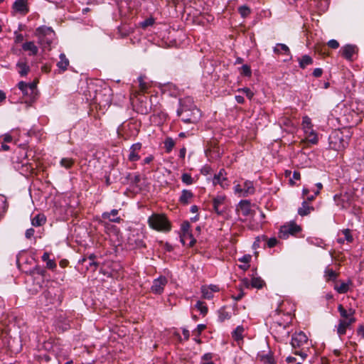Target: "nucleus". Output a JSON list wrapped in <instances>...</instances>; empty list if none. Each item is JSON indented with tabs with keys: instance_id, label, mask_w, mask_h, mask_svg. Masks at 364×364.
<instances>
[{
	"instance_id": "dca6fc26",
	"label": "nucleus",
	"mask_w": 364,
	"mask_h": 364,
	"mask_svg": "<svg viewBox=\"0 0 364 364\" xmlns=\"http://www.w3.org/2000/svg\"><path fill=\"white\" fill-rule=\"evenodd\" d=\"M355 322L353 319L350 318V320H339L338 325L336 326L337 333L339 336H344L346 333V331L348 328H350V326Z\"/></svg>"
},
{
	"instance_id": "2eb2a0df",
	"label": "nucleus",
	"mask_w": 364,
	"mask_h": 364,
	"mask_svg": "<svg viewBox=\"0 0 364 364\" xmlns=\"http://www.w3.org/2000/svg\"><path fill=\"white\" fill-rule=\"evenodd\" d=\"M168 280L164 277L161 276L153 281V284L151 287V292L156 294H161L163 293L165 286L167 284Z\"/></svg>"
},
{
	"instance_id": "cd10ccee",
	"label": "nucleus",
	"mask_w": 364,
	"mask_h": 364,
	"mask_svg": "<svg viewBox=\"0 0 364 364\" xmlns=\"http://www.w3.org/2000/svg\"><path fill=\"white\" fill-rule=\"evenodd\" d=\"M352 285V282L348 280L347 282H341L340 284H335L334 289L339 294H345L348 291L349 287Z\"/></svg>"
},
{
	"instance_id": "5fc2aeb1",
	"label": "nucleus",
	"mask_w": 364,
	"mask_h": 364,
	"mask_svg": "<svg viewBox=\"0 0 364 364\" xmlns=\"http://www.w3.org/2000/svg\"><path fill=\"white\" fill-rule=\"evenodd\" d=\"M238 91L244 92L249 100H252L254 96L253 92L248 87H243L242 89H239Z\"/></svg>"
},
{
	"instance_id": "6ab92c4d",
	"label": "nucleus",
	"mask_w": 364,
	"mask_h": 364,
	"mask_svg": "<svg viewBox=\"0 0 364 364\" xmlns=\"http://www.w3.org/2000/svg\"><path fill=\"white\" fill-rule=\"evenodd\" d=\"M237 210L241 212L244 216H249L253 213L251 209L250 201L247 200H242L237 205Z\"/></svg>"
},
{
	"instance_id": "e433bc0d",
	"label": "nucleus",
	"mask_w": 364,
	"mask_h": 364,
	"mask_svg": "<svg viewBox=\"0 0 364 364\" xmlns=\"http://www.w3.org/2000/svg\"><path fill=\"white\" fill-rule=\"evenodd\" d=\"M42 260L46 262V267L48 269H53L56 267V263L54 260L50 259L48 252H44L42 255Z\"/></svg>"
},
{
	"instance_id": "2f4dec72",
	"label": "nucleus",
	"mask_w": 364,
	"mask_h": 364,
	"mask_svg": "<svg viewBox=\"0 0 364 364\" xmlns=\"http://www.w3.org/2000/svg\"><path fill=\"white\" fill-rule=\"evenodd\" d=\"M338 277V274L336 273L333 269L326 267L324 271V278L326 282H336Z\"/></svg>"
},
{
	"instance_id": "ddd939ff",
	"label": "nucleus",
	"mask_w": 364,
	"mask_h": 364,
	"mask_svg": "<svg viewBox=\"0 0 364 364\" xmlns=\"http://www.w3.org/2000/svg\"><path fill=\"white\" fill-rule=\"evenodd\" d=\"M212 183L213 186L220 185L223 188H225L229 186L227 173L224 168H221L218 173L214 175Z\"/></svg>"
},
{
	"instance_id": "c03bdc74",
	"label": "nucleus",
	"mask_w": 364,
	"mask_h": 364,
	"mask_svg": "<svg viewBox=\"0 0 364 364\" xmlns=\"http://www.w3.org/2000/svg\"><path fill=\"white\" fill-rule=\"evenodd\" d=\"M196 308L200 312L201 314L205 316L208 313V307L204 302L198 301L196 304Z\"/></svg>"
},
{
	"instance_id": "e2e57ef3",
	"label": "nucleus",
	"mask_w": 364,
	"mask_h": 364,
	"mask_svg": "<svg viewBox=\"0 0 364 364\" xmlns=\"http://www.w3.org/2000/svg\"><path fill=\"white\" fill-rule=\"evenodd\" d=\"M211 171V168L209 166H205L202 168L200 172L203 175H208L210 173Z\"/></svg>"
},
{
	"instance_id": "864d4df0",
	"label": "nucleus",
	"mask_w": 364,
	"mask_h": 364,
	"mask_svg": "<svg viewBox=\"0 0 364 364\" xmlns=\"http://www.w3.org/2000/svg\"><path fill=\"white\" fill-rule=\"evenodd\" d=\"M279 123L281 125H284L287 127H294V124H293L292 121L287 117L281 118L279 119Z\"/></svg>"
},
{
	"instance_id": "9d476101",
	"label": "nucleus",
	"mask_w": 364,
	"mask_h": 364,
	"mask_svg": "<svg viewBox=\"0 0 364 364\" xmlns=\"http://www.w3.org/2000/svg\"><path fill=\"white\" fill-rule=\"evenodd\" d=\"M358 53V47L351 44L346 45L340 50L341 56L348 61L355 60L357 58Z\"/></svg>"
},
{
	"instance_id": "aec40b11",
	"label": "nucleus",
	"mask_w": 364,
	"mask_h": 364,
	"mask_svg": "<svg viewBox=\"0 0 364 364\" xmlns=\"http://www.w3.org/2000/svg\"><path fill=\"white\" fill-rule=\"evenodd\" d=\"M142 144L139 142L134 144L131 146L129 149V154L128 156V159L130 161H137L140 159V156L139 155V151L141 149Z\"/></svg>"
},
{
	"instance_id": "3c124183",
	"label": "nucleus",
	"mask_w": 364,
	"mask_h": 364,
	"mask_svg": "<svg viewBox=\"0 0 364 364\" xmlns=\"http://www.w3.org/2000/svg\"><path fill=\"white\" fill-rule=\"evenodd\" d=\"M341 233L344 236V239L349 243L352 242L353 241V237L351 234V231L350 229H343L341 230Z\"/></svg>"
},
{
	"instance_id": "ea45409f",
	"label": "nucleus",
	"mask_w": 364,
	"mask_h": 364,
	"mask_svg": "<svg viewBox=\"0 0 364 364\" xmlns=\"http://www.w3.org/2000/svg\"><path fill=\"white\" fill-rule=\"evenodd\" d=\"M175 146V141L171 137H167L164 141V147L166 153H170Z\"/></svg>"
},
{
	"instance_id": "423d86ee",
	"label": "nucleus",
	"mask_w": 364,
	"mask_h": 364,
	"mask_svg": "<svg viewBox=\"0 0 364 364\" xmlns=\"http://www.w3.org/2000/svg\"><path fill=\"white\" fill-rule=\"evenodd\" d=\"M355 196L352 191H346L336 194L333 200L336 205L341 210H347L354 205Z\"/></svg>"
},
{
	"instance_id": "a18cd8bd",
	"label": "nucleus",
	"mask_w": 364,
	"mask_h": 364,
	"mask_svg": "<svg viewBox=\"0 0 364 364\" xmlns=\"http://www.w3.org/2000/svg\"><path fill=\"white\" fill-rule=\"evenodd\" d=\"M244 331V328L242 326H237L235 330L232 332V337L236 341H240L242 339V333Z\"/></svg>"
},
{
	"instance_id": "338daca9",
	"label": "nucleus",
	"mask_w": 364,
	"mask_h": 364,
	"mask_svg": "<svg viewBox=\"0 0 364 364\" xmlns=\"http://www.w3.org/2000/svg\"><path fill=\"white\" fill-rule=\"evenodd\" d=\"M2 138H3L4 142H5V143H9V142L12 141V139H13L11 135L9 134H4L2 136Z\"/></svg>"
},
{
	"instance_id": "473e14b6",
	"label": "nucleus",
	"mask_w": 364,
	"mask_h": 364,
	"mask_svg": "<svg viewBox=\"0 0 364 364\" xmlns=\"http://www.w3.org/2000/svg\"><path fill=\"white\" fill-rule=\"evenodd\" d=\"M314 210V207L309 205L306 201H304L301 207L298 209V214L301 216H306Z\"/></svg>"
},
{
	"instance_id": "1a4fd4ad",
	"label": "nucleus",
	"mask_w": 364,
	"mask_h": 364,
	"mask_svg": "<svg viewBox=\"0 0 364 364\" xmlns=\"http://www.w3.org/2000/svg\"><path fill=\"white\" fill-rule=\"evenodd\" d=\"M189 112L181 114V119L185 123L195 124L196 123L200 117V110L196 107L195 105H191V110Z\"/></svg>"
},
{
	"instance_id": "c756f323",
	"label": "nucleus",
	"mask_w": 364,
	"mask_h": 364,
	"mask_svg": "<svg viewBox=\"0 0 364 364\" xmlns=\"http://www.w3.org/2000/svg\"><path fill=\"white\" fill-rule=\"evenodd\" d=\"M138 81L139 83V91H135L134 92L132 93L131 98H132V97H137L139 92H146L150 87L149 83L144 82V77L142 76L138 77Z\"/></svg>"
},
{
	"instance_id": "5701e85b",
	"label": "nucleus",
	"mask_w": 364,
	"mask_h": 364,
	"mask_svg": "<svg viewBox=\"0 0 364 364\" xmlns=\"http://www.w3.org/2000/svg\"><path fill=\"white\" fill-rule=\"evenodd\" d=\"M118 210L113 209L110 212H105L102 215V218L105 220H108L113 223H120L122 219L117 216Z\"/></svg>"
},
{
	"instance_id": "4d7b16f0",
	"label": "nucleus",
	"mask_w": 364,
	"mask_h": 364,
	"mask_svg": "<svg viewBox=\"0 0 364 364\" xmlns=\"http://www.w3.org/2000/svg\"><path fill=\"white\" fill-rule=\"evenodd\" d=\"M328 46L332 49H337L339 47V43L334 39L330 40L328 43Z\"/></svg>"
},
{
	"instance_id": "72a5a7b5",
	"label": "nucleus",
	"mask_w": 364,
	"mask_h": 364,
	"mask_svg": "<svg viewBox=\"0 0 364 364\" xmlns=\"http://www.w3.org/2000/svg\"><path fill=\"white\" fill-rule=\"evenodd\" d=\"M46 222V217L43 214H37L31 219V224L35 227L43 225Z\"/></svg>"
},
{
	"instance_id": "393cba45",
	"label": "nucleus",
	"mask_w": 364,
	"mask_h": 364,
	"mask_svg": "<svg viewBox=\"0 0 364 364\" xmlns=\"http://www.w3.org/2000/svg\"><path fill=\"white\" fill-rule=\"evenodd\" d=\"M180 238L181 242L183 243V245L187 244L189 247H193L196 242V239L193 237V235L190 231L184 233H181Z\"/></svg>"
},
{
	"instance_id": "052dcab7",
	"label": "nucleus",
	"mask_w": 364,
	"mask_h": 364,
	"mask_svg": "<svg viewBox=\"0 0 364 364\" xmlns=\"http://www.w3.org/2000/svg\"><path fill=\"white\" fill-rule=\"evenodd\" d=\"M252 257L250 255H245L241 258H240L238 260L241 262H243L246 264H248L251 261Z\"/></svg>"
},
{
	"instance_id": "bf43d9fd",
	"label": "nucleus",
	"mask_w": 364,
	"mask_h": 364,
	"mask_svg": "<svg viewBox=\"0 0 364 364\" xmlns=\"http://www.w3.org/2000/svg\"><path fill=\"white\" fill-rule=\"evenodd\" d=\"M181 233L187 232L190 231V224L188 221L183 222L181 224Z\"/></svg>"
},
{
	"instance_id": "de8ad7c7",
	"label": "nucleus",
	"mask_w": 364,
	"mask_h": 364,
	"mask_svg": "<svg viewBox=\"0 0 364 364\" xmlns=\"http://www.w3.org/2000/svg\"><path fill=\"white\" fill-rule=\"evenodd\" d=\"M238 11L242 18L248 16L251 13L250 9L245 5L240 6L238 8Z\"/></svg>"
},
{
	"instance_id": "f3484780",
	"label": "nucleus",
	"mask_w": 364,
	"mask_h": 364,
	"mask_svg": "<svg viewBox=\"0 0 364 364\" xmlns=\"http://www.w3.org/2000/svg\"><path fill=\"white\" fill-rule=\"evenodd\" d=\"M338 311L340 314L341 318L339 320H350V318L353 319V321H356V319L354 316L355 311L352 308L348 309H346L342 304H338Z\"/></svg>"
},
{
	"instance_id": "0e129e2a",
	"label": "nucleus",
	"mask_w": 364,
	"mask_h": 364,
	"mask_svg": "<svg viewBox=\"0 0 364 364\" xmlns=\"http://www.w3.org/2000/svg\"><path fill=\"white\" fill-rule=\"evenodd\" d=\"M323 74V70L321 68H315L313 71V75L316 77H319Z\"/></svg>"
},
{
	"instance_id": "f704fd0d",
	"label": "nucleus",
	"mask_w": 364,
	"mask_h": 364,
	"mask_svg": "<svg viewBox=\"0 0 364 364\" xmlns=\"http://www.w3.org/2000/svg\"><path fill=\"white\" fill-rule=\"evenodd\" d=\"M274 52L277 54H280L283 52L284 54L289 56L290 58H291L289 48L283 43H277L274 48Z\"/></svg>"
},
{
	"instance_id": "a211bd4d",
	"label": "nucleus",
	"mask_w": 364,
	"mask_h": 364,
	"mask_svg": "<svg viewBox=\"0 0 364 364\" xmlns=\"http://www.w3.org/2000/svg\"><path fill=\"white\" fill-rule=\"evenodd\" d=\"M225 196H218L213 199V207L218 214H222L225 210Z\"/></svg>"
},
{
	"instance_id": "f257e3e1",
	"label": "nucleus",
	"mask_w": 364,
	"mask_h": 364,
	"mask_svg": "<svg viewBox=\"0 0 364 364\" xmlns=\"http://www.w3.org/2000/svg\"><path fill=\"white\" fill-rule=\"evenodd\" d=\"M292 310L293 306L288 301L280 303L272 315L274 319L273 326L275 328L281 327L283 329L289 327L292 321Z\"/></svg>"
},
{
	"instance_id": "39448f33",
	"label": "nucleus",
	"mask_w": 364,
	"mask_h": 364,
	"mask_svg": "<svg viewBox=\"0 0 364 364\" xmlns=\"http://www.w3.org/2000/svg\"><path fill=\"white\" fill-rule=\"evenodd\" d=\"M307 341V336L302 331L295 333L291 338V344L292 348L295 350L294 353L296 355H299L301 358V360H304L307 356L306 353L302 350V347L306 344Z\"/></svg>"
},
{
	"instance_id": "680f3d73",
	"label": "nucleus",
	"mask_w": 364,
	"mask_h": 364,
	"mask_svg": "<svg viewBox=\"0 0 364 364\" xmlns=\"http://www.w3.org/2000/svg\"><path fill=\"white\" fill-rule=\"evenodd\" d=\"M264 364H275L274 359L269 355L263 357Z\"/></svg>"
},
{
	"instance_id": "c85d7f7f",
	"label": "nucleus",
	"mask_w": 364,
	"mask_h": 364,
	"mask_svg": "<svg viewBox=\"0 0 364 364\" xmlns=\"http://www.w3.org/2000/svg\"><path fill=\"white\" fill-rule=\"evenodd\" d=\"M60 60L57 63V67L61 72H65L69 66V60L66 58L64 53H60L59 55Z\"/></svg>"
},
{
	"instance_id": "a878e982",
	"label": "nucleus",
	"mask_w": 364,
	"mask_h": 364,
	"mask_svg": "<svg viewBox=\"0 0 364 364\" xmlns=\"http://www.w3.org/2000/svg\"><path fill=\"white\" fill-rule=\"evenodd\" d=\"M139 104L136 107L137 112L141 114H146L150 112L151 107L148 103L146 99L144 100L143 99H139Z\"/></svg>"
},
{
	"instance_id": "7ed1b4c3",
	"label": "nucleus",
	"mask_w": 364,
	"mask_h": 364,
	"mask_svg": "<svg viewBox=\"0 0 364 364\" xmlns=\"http://www.w3.org/2000/svg\"><path fill=\"white\" fill-rule=\"evenodd\" d=\"M37 36L38 43L41 46L43 49H50V46L55 38V32L50 28L46 26L38 27L35 32Z\"/></svg>"
},
{
	"instance_id": "f8f14e48",
	"label": "nucleus",
	"mask_w": 364,
	"mask_h": 364,
	"mask_svg": "<svg viewBox=\"0 0 364 364\" xmlns=\"http://www.w3.org/2000/svg\"><path fill=\"white\" fill-rule=\"evenodd\" d=\"M37 82L38 81H33L30 83L25 82L23 81H20L17 87L21 91H26L27 90H30V100H35L36 96L38 95L37 90Z\"/></svg>"
},
{
	"instance_id": "7c9ffc66",
	"label": "nucleus",
	"mask_w": 364,
	"mask_h": 364,
	"mask_svg": "<svg viewBox=\"0 0 364 364\" xmlns=\"http://www.w3.org/2000/svg\"><path fill=\"white\" fill-rule=\"evenodd\" d=\"M26 3L27 0H16L14 3L13 8L17 11L26 14L28 11Z\"/></svg>"
},
{
	"instance_id": "412c9836",
	"label": "nucleus",
	"mask_w": 364,
	"mask_h": 364,
	"mask_svg": "<svg viewBox=\"0 0 364 364\" xmlns=\"http://www.w3.org/2000/svg\"><path fill=\"white\" fill-rule=\"evenodd\" d=\"M191 105H194L191 98L186 97L181 100L180 107L177 110V115L181 116L182 114L189 112V110H191Z\"/></svg>"
},
{
	"instance_id": "58836bf2",
	"label": "nucleus",
	"mask_w": 364,
	"mask_h": 364,
	"mask_svg": "<svg viewBox=\"0 0 364 364\" xmlns=\"http://www.w3.org/2000/svg\"><path fill=\"white\" fill-rule=\"evenodd\" d=\"M74 163L75 161L72 158H63L60 161V166L67 169L70 168L73 166Z\"/></svg>"
},
{
	"instance_id": "a19ab883",
	"label": "nucleus",
	"mask_w": 364,
	"mask_h": 364,
	"mask_svg": "<svg viewBox=\"0 0 364 364\" xmlns=\"http://www.w3.org/2000/svg\"><path fill=\"white\" fill-rule=\"evenodd\" d=\"M264 284V282L260 277H254L251 280V287L253 288L261 289Z\"/></svg>"
},
{
	"instance_id": "37998d69",
	"label": "nucleus",
	"mask_w": 364,
	"mask_h": 364,
	"mask_svg": "<svg viewBox=\"0 0 364 364\" xmlns=\"http://www.w3.org/2000/svg\"><path fill=\"white\" fill-rule=\"evenodd\" d=\"M231 317L230 314L226 311L224 307L221 308L218 311V318L219 320L223 322L225 320L230 319Z\"/></svg>"
},
{
	"instance_id": "13d9d810",
	"label": "nucleus",
	"mask_w": 364,
	"mask_h": 364,
	"mask_svg": "<svg viewBox=\"0 0 364 364\" xmlns=\"http://www.w3.org/2000/svg\"><path fill=\"white\" fill-rule=\"evenodd\" d=\"M208 288L210 291L213 294L215 292H218L220 291V288L218 285L215 284H210V285H204Z\"/></svg>"
},
{
	"instance_id": "c9c22d12",
	"label": "nucleus",
	"mask_w": 364,
	"mask_h": 364,
	"mask_svg": "<svg viewBox=\"0 0 364 364\" xmlns=\"http://www.w3.org/2000/svg\"><path fill=\"white\" fill-rule=\"evenodd\" d=\"M313 63V58L308 55H304L301 56V58H299V67L302 69L306 68L308 65H312Z\"/></svg>"
},
{
	"instance_id": "20e7f679",
	"label": "nucleus",
	"mask_w": 364,
	"mask_h": 364,
	"mask_svg": "<svg viewBox=\"0 0 364 364\" xmlns=\"http://www.w3.org/2000/svg\"><path fill=\"white\" fill-rule=\"evenodd\" d=\"M148 223L152 229L167 232L171 230V224L166 217L163 214H153L148 219Z\"/></svg>"
},
{
	"instance_id": "603ef678",
	"label": "nucleus",
	"mask_w": 364,
	"mask_h": 364,
	"mask_svg": "<svg viewBox=\"0 0 364 364\" xmlns=\"http://www.w3.org/2000/svg\"><path fill=\"white\" fill-rule=\"evenodd\" d=\"M181 180L183 183H186V185H191L193 183V179L191 174L184 173L181 176Z\"/></svg>"
},
{
	"instance_id": "09e8293b",
	"label": "nucleus",
	"mask_w": 364,
	"mask_h": 364,
	"mask_svg": "<svg viewBox=\"0 0 364 364\" xmlns=\"http://www.w3.org/2000/svg\"><path fill=\"white\" fill-rule=\"evenodd\" d=\"M240 74L243 76L250 77L252 75V70L248 65H243L240 68Z\"/></svg>"
},
{
	"instance_id": "4468645a",
	"label": "nucleus",
	"mask_w": 364,
	"mask_h": 364,
	"mask_svg": "<svg viewBox=\"0 0 364 364\" xmlns=\"http://www.w3.org/2000/svg\"><path fill=\"white\" fill-rule=\"evenodd\" d=\"M94 100L100 106L105 107L106 105H109L111 103L109 90L105 89L104 90L97 92Z\"/></svg>"
},
{
	"instance_id": "0eeeda50",
	"label": "nucleus",
	"mask_w": 364,
	"mask_h": 364,
	"mask_svg": "<svg viewBox=\"0 0 364 364\" xmlns=\"http://www.w3.org/2000/svg\"><path fill=\"white\" fill-rule=\"evenodd\" d=\"M234 192L238 197L246 198L255 193L252 181L246 180L234 186Z\"/></svg>"
},
{
	"instance_id": "79ce46f5",
	"label": "nucleus",
	"mask_w": 364,
	"mask_h": 364,
	"mask_svg": "<svg viewBox=\"0 0 364 364\" xmlns=\"http://www.w3.org/2000/svg\"><path fill=\"white\" fill-rule=\"evenodd\" d=\"M21 168L22 171H23L26 175L33 173L35 170L33 165L28 162L23 164Z\"/></svg>"
},
{
	"instance_id": "774afa93",
	"label": "nucleus",
	"mask_w": 364,
	"mask_h": 364,
	"mask_svg": "<svg viewBox=\"0 0 364 364\" xmlns=\"http://www.w3.org/2000/svg\"><path fill=\"white\" fill-rule=\"evenodd\" d=\"M357 333L364 338V326L361 325L358 328Z\"/></svg>"
},
{
	"instance_id": "9b49d317",
	"label": "nucleus",
	"mask_w": 364,
	"mask_h": 364,
	"mask_svg": "<svg viewBox=\"0 0 364 364\" xmlns=\"http://www.w3.org/2000/svg\"><path fill=\"white\" fill-rule=\"evenodd\" d=\"M301 230L299 225L292 222L281 227L279 231V237L287 239L289 235H295Z\"/></svg>"
},
{
	"instance_id": "bb28decb",
	"label": "nucleus",
	"mask_w": 364,
	"mask_h": 364,
	"mask_svg": "<svg viewBox=\"0 0 364 364\" xmlns=\"http://www.w3.org/2000/svg\"><path fill=\"white\" fill-rule=\"evenodd\" d=\"M22 49L24 51H28L29 55H36L38 52V47L35 45L33 41H27L23 43Z\"/></svg>"
},
{
	"instance_id": "69168bd1",
	"label": "nucleus",
	"mask_w": 364,
	"mask_h": 364,
	"mask_svg": "<svg viewBox=\"0 0 364 364\" xmlns=\"http://www.w3.org/2000/svg\"><path fill=\"white\" fill-rule=\"evenodd\" d=\"M35 230L33 228L28 229L25 232V236L26 238L30 239L33 236Z\"/></svg>"
},
{
	"instance_id": "b1692460",
	"label": "nucleus",
	"mask_w": 364,
	"mask_h": 364,
	"mask_svg": "<svg viewBox=\"0 0 364 364\" xmlns=\"http://www.w3.org/2000/svg\"><path fill=\"white\" fill-rule=\"evenodd\" d=\"M193 196L191 191L184 189L181 192L178 201L181 204L186 205L191 202Z\"/></svg>"
},
{
	"instance_id": "6e6552de",
	"label": "nucleus",
	"mask_w": 364,
	"mask_h": 364,
	"mask_svg": "<svg viewBox=\"0 0 364 364\" xmlns=\"http://www.w3.org/2000/svg\"><path fill=\"white\" fill-rule=\"evenodd\" d=\"M302 129L306 141L312 144H316L318 141V135L313 129L311 119L308 116H304L302 119Z\"/></svg>"
},
{
	"instance_id": "8fccbe9b",
	"label": "nucleus",
	"mask_w": 364,
	"mask_h": 364,
	"mask_svg": "<svg viewBox=\"0 0 364 364\" xmlns=\"http://www.w3.org/2000/svg\"><path fill=\"white\" fill-rule=\"evenodd\" d=\"M201 293L203 298L205 299H211L213 298V294H212L210 290L204 285L201 287Z\"/></svg>"
},
{
	"instance_id": "4be33fe9",
	"label": "nucleus",
	"mask_w": 364,
	"mask_h": 364,
	"mask_svg": "<svg viewBox=\"0 0 364 364\" xmlns=\"http://www.w3.org/2000/svg\"><path fill=\"white\" fill-rule=\"evenodd\" d=\"M16 66V69L18 70V74L20 75L21 77L26 76L28 74V73L30 72V67L28 65L26 59H24V60H23V59L19 60L17 62Z\"/></svg>"
},
{
	"instance_id": "4c0bfd02",
	"label": "nucleus",
	"mask_w": 364,
	"mask_h": 364,
	"mask_svg": "<svg viewBox=\"0 0 364 364\" xmlns=\"http://www.w3.org/2000/svg\"><path fill=\"white\" fill-rule=\"evenodd\" d=\"M261 240L266 242L267 246L270 248L274 247L277 244V240L275 237L268 239L267 236L262 235L257 237V242H260Z\"/></svg>"
},
{
	"instance_id": "f03ea898",
	"label": "nucleus",
	"mask_w": 364,
	"mask_h": 364,
	"mask_svg": "<svg viewBox=\"0 0 364 364\" xmlns=\"http://www.w3.org/2000/svg\"><path fill=\"white\" fill-rule=\"evenodd\" d=\"M350 137L348 129H335L329 136V146L338 151L343 150L348 145Z\"/></svg>"
},
{
	"instance_id": "6e6d98bb",
	"label": "nucleus",
	"mask_w": 364,
	"mask_h": 364,
	"mask_svg": "<svg viewBox=\"0 0 364 364\" xmlns=\"http://www.w3.org/2000/svg\"><path fill=\"white\" fill-rule=\"evenodd\" d=\"M154 23V20L152 18H149L143 21L140 23L141 27L146 28L148 26H152Z\"/></svg>"
},
{
	"instance_id": "49530a36",
	"label": "nucleus",
	"mask_w": 364,
	"mask_h": 364,
	"mask_svg": "<svg viewBox=\"0 0 364 364\" xmlns=\"http://www.w3.org/2000/svg\"><path fill=\"white\" fill-rule=\"evenodd\" d=\"M213 358V354L212 353H205L202 356V362L201 364H215L211 360Z\"/></svg>"
}]
</instances>
